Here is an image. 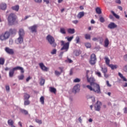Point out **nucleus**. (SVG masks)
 I'll return each instance as SVG.
<instances>
[{"label": "nucleus", "instance_id": "obj_58", "mask_svg": "<svg viewBox=\"0 0 127 127\" xmlns=\"http://www.w3.org/2000/svg\"><path fill=\"white\" fill-rule=\"evenodd\" d=\"M124 71L125 72H127V64H126V65H125L124 67Z\"/></svg>", "mask_w": 127, "mask_h": 127}, {"label": "nucleus", "instance_id": "obj_19", "mask_svg": "<svg viewBox=\"0 0 127 127\" xmlns=\"http://www.w3.org/2000/svg\"><path fill=\"white\" fill-rule=\"evenodd\" d=\"M0 7L2 10H5L7 7L6 4L5 3H1L0 5Z\"/></svg>", "mask_w": 127, "mask_h": 127}, {"label": "nucleus", "instance_id": "obj_6", "mask_svg": "<svg viewBox=\"0 0 127 127\" xmlns=\"http://www.w3.org/2000/svg\"><path fill=\"white\" fill-rule=\"evenodd\" d=\"M10 33L8 31H6L4 33L0 35V40L1 41H4V40H6V39H8L9 38Z\"/></svg>", "mask_w": 127, "mask_h": 127}, {"label": "nucleus", "instance_id": "obj_30", "mask_svg": "<svg viewBox=\"0 0 127 127\" xmlns=\"http://www.w3.org/2000/svg\"><path fill=\"white\" fill-rule=\"evenodd\" d=\"M111 13H112V14L114 15V16H115V17H116V18H117L118 19H120V16L117 14H116V13H115V12L114 11H111Z\"/></svg>", "mask_w": 127, "mask_h": 127}, {"label": "nucleus", "instance_id": "obj_12", "mask_svg": "<svg viewBox=\"0 0 127 127\" xmlns=\"http://www.w3.org/2000/svg\"><path fill=\"white\" fill-rule=\"evenodd\" d=\"M39 66L43 71H45V72L48 71V67H46L43 63H39Z\"/></svg>", "mask_w": 127, "mask_h": 127}, {"label": "nucleus", "instance_id": "obj_43", "mask_svg": "<svg viewBox=\"0 0 127 127\" xmlns=\"http://www.w3.org/2000/svg\"><path fill=\"white\" fill-rule=\"evenodd\" d=\"M65 62H66V63H72L73 61L69 58H67V59L65 61Z\"/></svg>", "mask_w": 127, "mask_h": 127}, {"label": "nucleus", "instance_id": "obj_50", "mask_svg": "<svg viewBox=\"0 0 127 127\" xmlns=\"http://www.w3.org/2000/svg\"><path fill=\"white\" fill-rule=\"evenodd\" d=\"M19 80H23V78H24V75L23 74H22L21 75H20L18 77Z\"/></svg>", "mask_w": 127, "mask_h": 127}, {"label": "nucleus", "instance_id": "obj_8", "mask_svg": "<svg viewBox=\"0 0 127 127\" xmlns=\"http://www.w3.org/2000/svg\"><path fill=\"white\" fill-rule=\"evenodd\" d=\"M102 103L101 101H97L94 106L95 110L96 112H100L101 111V107H102Z\"/></svg>", "mask_w": 127, "mask_h": 127}, {"label": "nucleus", "instance_id": "obj_60", "mask_svg": "<svg viewBox=\"0 0 127 127\" xmlns=\"http://www.w3.org/2000/svg\"><path fill=\"white\" fill-rule=\"evenodd\" d=\"M118 8H119L120 10H123V7H122V6H118Z\"/></svg>", "mask_w": 127, "mask_h": 127}, {"label": "nucleus", "instance_id": "obj_49", "mask_svg": "<svg viewBox=\"0 0 127 127\" xmlns=\"http://www.w3.org/2000/svg\"><path fill=\"white\" fill-rule=\"evenodd\" d=\"M5 89L7 92H9L10 90V88L9 87V85H5Z\"/></svg>", "mask_w": 127, "mask_h": 127}, {"label": "nucleus", "instance_id": "obj_23", "mask_svg": "<svg viewBox=\"0 0 127 127\" xmlns=\"http://www.w3.org/2000/svg\"><path fill=\"white\" fill-rule=\"evenodd\" d=\"M104 59L105 60V63L106 65H108V66H109L110 65V59H109L107 57H105L104 58Z\"/></svg>", "mask_w": 127, "mask_h": 127}, {"label": "nucleus", "instance_id": "obj_44", "mask_svg": "<svg viewBox=\"0 0 127 127\" xmlns=\"http://www.w3.org/2000/svg\"><path fill=\"white\" fill-rule=\"evenodd\" d=\"M81 81V79L78 78H76L75 79H74L73 82L74 83H79Z\"/></svg>", "mask_w": 127, "mask_h": 127}, {"label": "nucleus", "instance_id": "obj_54", "mask_svg": "<svg viewBox=\"0 0 127 127\" xmlns=\"http://www.w3.org/2000/svg\"><path fill=\"white\" fill-rule=\"evenodd\" d=\"M115 2L116 3H119V4H121V3H122L121 0H115Z\"/></svg>", "mask_w": 127, "mask_h": 127}, {"label": "nucleus", "instance_id": "obj_2", "mask_svg": "<svg viewBox=\"0 0 127 127\" xmlns=\"http://www.w3.org/2000/svg\"><path fill=\"white\" fill-rule=\"evenodd\" d=\"M16 20V15L14 13H10L7 18L9 25H13Z\"/></svg>", "mask_w": 127, "mask_h": 127}, {"label": "nucleus", "instance_id": "obj_52", "mask_svg": "<svg viewBox=\"0 0 127 127\" xmlns=\"http://www.w3.org/2000/svg\"><path fill=\"white\" fill-rule=\"evenodd\" d=\"M99 42L100 44H103V43L104 42V39H103V38H100Z\"/></svg>", "mask_w": 127, "mask_h": 127}, {"label": "nucleus", "instance_id": "obj_62", "mask_svg": "<svg viewBox=\"0 0 127 127\" xmlns=\"http://www.w3.org/2000/svg\"><path fill=\"white\" fill-rule=\"evenodd\" d=\"M123 87H124L125 88L127 87V82L123 83Z\"/></svg>", "mask_w": 127, "mask_h": 127}, {"label": "nucleus", "instance_id": "obj_31", "mask_svg": "<svg viewBox=\"0 0 127 127\" xmlns=\"http://www.w3.org/2000/svg\"><path fill=\"white\" fill-rule=\"evenodd\" d=\"M30 98V95L27 93H25L24 95V100H28Z\"/></svg>", "mask_w": 127, "mask_h": 127}, {"label": "nucleus", "instance_id": "obj_63", "mask_svg": "<svg viewBox=\"0 0 127 127\" xmlns=\"http://www.w3.org/2000/svg\"><path fill=\"white\" fill-rule=\"evenodd\" d=\"M18 124L19 126H20V127H22V123H21V122H19Z\"/></svg>", "mask_w": 127, "mask_h": 127}, {"label": "nucleus", "instance_id": "obj_26", "mask_svg": "<svg viewBox=\"0 0 127 127\" xmlns=\"http://www.w3.org/2000/svg\"><path fill=\"white\" fill-rule=\"evenodd\" d=\"M104 43H105V45H104L105 47H108V46H109V44H110V43L109 42V39L108 38H106L105 39Z\"/></svg>", "mask_w": 127, "mask_h": 127}, {"label": "nucleus", "instance_id": "obj_34", "mask_svg": "<svg viewBox=\"0 0 127 127\" xmlns=\"http://www.w3.org/2000/svg\"><path fill=\"white\" fill-rule=\"evenodd\" d=\"M4 61L5 60L3 58H0V65H3L4 64Z\"/></svg>", "mask_w": 127, "mask_h": 127}, {"label": "nucleus", "instance_id": "obj_9", "mask_svg": "<svg viewBox=\"0 0 127 127\" xmlns=\"http://www.w3.org/2000/svg\"><path fill=\"white\" fill-rule=\"evenodd\" d=\"M86 78H87L88 82L90 83V86H92V85H94V84H96V83L95 82L96 80H95V78H94V77H91L90 78H89L88 74H87Z\"/></svg>", "mask_w": 127, "mask_h": 127}, {"label": "nucleus", "instance_id": "obj_51", "mask_svg": "<svg viewBox=\"0 0 127 127\" xmlns=\"http://www.w3.org/2000/svg\"><path fill=\"white\" fill-rule=\"evenodd\" d=\"M106 84L107 87H109L110 88L112 87V85L110 84V82L108 80L106 81Z\"/></svg>", "mask_w": 127, "mask_h": 127}, {"label": "nucleus", "instance_id": "obj_55", "mask_svg": "<svg viewBox=\"0 0 127 127\" xmlns=\"http://www.w3.org/2000/svg\"><path fill=\"white\" fill-rule=\"evenodd\" d=\"M78 22H79L78 20H75L72 21V23H74V24H77V23H78Z\"/></svg>", "mask_w": 127, "mask_h": 127}, {"label": "nucleus", "instance_id": "obj_3", "mask_svg": "<svg viewBox=\"0 0 127 127\" xmlns=\"http://www.w3.org/2000/svg\"><path fill=\"white\" fill-rule=\"evenodd\" d=\"M16 70H20L21 73H24V70H23V67L21 66H16L13 69L10 70L9 72V76L10 78H12L13 77V75H14V71H16Z\"/></svg>", "mask_w": 127, "mask_h": 127}, {"label": "nucleus", "instance_id": "obj_32", "mask_svg": "<svg viewBox=\"0 0 127 127\" xmlns=\"http://www.w3.org/2000/svg\"><path fill=\"white\" fill-rule=\"evenodd\" d=\"M8 32H9L10 35V34H14L16 33V30L14 29H10Z\"/></svg>", "mask_w": 127, "mask_h": 127}, {"label": "nucleus", "instance_id": "obj_13", "mask_svg": "<svg viewBox=\"0 0 127 127\" xmlns=\"http://www.w3.org/2000/svg\"><path fill=\"white\" fill-rule=\"evenodd\" d=\"M28 28L29 30H31V32H37V25H34Z\"/></svg>", "mask_w": 127, "mask_h": 127}, {"label": "nucleus", "instance_id": "obj_22", "mask_svg": "<svg viewBox=\"0 0 127 127\" xmlns=\"http://www.w3.org/2000/svg\"><path fill=\"white\" fill-rule=\"evenodd\" d=\"M49 90L51 93H54V94H56V91H57L56 88L54 87H50Z\"/></svg>", "mask_w": 127, "mask_h": 127}, {"label": "nucleus", "instance_id": "obj_64", "mask_svg": "<svg viewBox=\"0 0 127 127\" xmlns=\"http://www.w3.org/2000/svg\"><path fill=\"white\" fill-rule=\"evenodd\" d=\"M124 114H127V108L124 109Z\"/></svg>", "mask_w": 127, "mask_h": 127}, {"label": "nucleus", "instance_id": "obj_29", "mask_svg": "<svg viewBox=\"0 0 127 127\" xmlns=\"http://www.w3.org/2000/svg\"><path fill=\"white\" fill-rule=\"evenodd\" d=\"M60 32L62 34H65L66 33V29L64 27H62L60 28Z\"/></svg>", "mask_w": 127, "mask_h": 127}, {"label": "nucleus", "instance_id": "obj_10", "mask_svg": "<svg viewBox=\"0 0 127 127\" xmlns=\"http://www.w3.org/2000/svg\"><path fill=\"white\" fill-rule=\"evenodd\" d=\"M80 91V84H76L72 88V93L76 94Z\"/></svg>", "mask_w": 127, "mask_h": 127}, {"label": "nucleus", "instance_id": "obj_42", "mask_svg": "<svg viewBox=\"0 0 127 127\" xmlns=\"http://www.w3.org/2000/svg\"><path fill=\"white\" fill-rule=\"evenodd\" d=\"M74 53L75 56H79L81 53H80V51H75L74 52Z\"/></svg>", "mask_w": 127, "mask_h": 127}, {"label": "nucleus", "instance_id": "obj_11", "mask_svg": "<svg viewBox=\"0 0 127 127\" xmlns=\"http://www.w3.org/2000/svg\"><path fill=\"white\" fill-rule=\"evenodd\" d=\"M5 51L7 54H9L10 55H13V54H14L13 49H10L9 47H6L5 48Z\"/></svg>", "mask_w": 127, "mask_h": 127}, {"label": "nucleus", "instance_id": "obj_39", "mask_svg": "<svg viewBox=\"0 0 127 127\" xmlns=\"http://www.w3.org/2000/svg\"><path fill=\"white\" fill-rule=\"evenodd\" d=\"M95 75H97L98 77H102V73L100 71H95Z\"/></svg>", "mask_w": 127, "mask_h": 127}, {"label": "nucleus", "instance_id": "obj_21", "mask_svg": "<svg viewBox=\"0 0 127 127\" xmlns=\"http://www.w3.org/2000/svg\"><path fill=\"white\" fill-rule=\"evenodd\" d=\"M11 8L12 9H13V10H15V11H18L19 9V5H16L14 6H12Z\"/></svg>", "mask_w": 127, "mask_h": 127}, {"label": "nucleus", "instance_id": "obj_38", "mask_svg": "<svg viewBox=\"0 0 127 127\" xmlns=\"http://www.w3.org/2000/svg\"><path fill=\"white\" fill-rule=\"evenodd\" d=\"M40 101L42 105H44V97H41V98H40Z\"/></svg>", "mask_w": 127, "mask_h": 127}, {"label": "nucleus", "instance_id": "obj_36", "mask_svg": "<svg viewBox=\"0 0 127 127\" xmlns=\"http://www.w3.org/2000/svg\"><path fill=\"white\" fill-rule=\"evenodd\" d=\"M73 38H74V36L71 37H66L65 39H67V41H68L69 42L72 41Z\"/></svg>", "mask_w": 127, "mask_h": 127}, {"label": "nucleus", "instance_id": "obj_61", "mask_svg": "<svg viewBox=\"0 0 127 127\" xmlns=\"http://www.w3.org/2000/svg\"><path fill=\"white\" fill-rule=\"evenodd\" d=\"M90 98H92V102H95L96 99H95V97H94L93 96H91Z\"/></svg>", "mask_w": 127, "mask_h": 127}, {"label": "nucleus", "instance_id": "obj_14", "mask_svg": "<svg viewBox=\"0 0 127 127\" xmlns=\"http://www.w3.org/2000/svg\"><path fill=\"white\" fill-rule=\"evenodd\" d=\"M108 28H110V29H114L115 28H117L118 27V25L116 24L114 22H111L108 26Z\"/></svg>", "mask_w": 127, "mask_h": 127}, {"label": "nucleus", "instance_id": "obj_5", "mask_svg": "<svg viewBox=\"0 0 127 127\" xmlns=\"http://www.w3.org/2000/svg\"><path fill=\"white\" fill-rule=\"evenodd\" d=\"M61 46H63V47L61 49V50H65V52H67L68 50H69V46L70 43L69 42H67L64 43V41H61Z\"/></svg>", "mask_w": 127, "mask_h": 127}, {"label": "nucleus", "instance_id": "obj_27", "mask_svg": "<svg viewBox=\"0 0 127 127\" xmlns=\"http://www.w3.org/2000/svg\"><path fill=\"white\" fill-rule=\"evenodd\" d=\"M109 66L110 67L112 70H115V69H117V68H118L117 65H114L113 64H110Z\"/></svg>", "mask_w": 127, "mask_h": 127}, {"label": "nucleus", "instance_id": "obj_59", "mask_svg": "<svg viewBox=\"0 0 127 127\" xmlns=\"http://www.w3.org/2000/svg\"><path fill=\"white\" fill-rule=\"evenodd\" d=\"M124 58L125 61L127 62V55H125L124 56Z\"/></svg>", "mask_w": 127, "mask_h": 127}, {"label": "nucleus", "instance_id": "obj_48", "mask_svg": "<svg viewBox=\"0 0 127 127\" xmlns=\"http://www.w3.org/2000/svg\"><path fill=\"white\" fill-rule=\"evenodd\" d=\"M31 17V16H30V15L26 16L24 18H23V19H21V21L26 20V19H27V18H29V17Z\"/></svg>", "mask_w": 127, "mask_h": 127}, {"label": "nucleus", "instance_id": "obj_45", "mask_svg": "<svg viewBox=\"0 0 127 127\" xmlns=\"http://www.w3.org/2000/svg\"><path fill=\"white\" fill-rule=\"evenodd\" d=\"M99 20L100 22H102V23L105 22V19L102 16L100 17Z\"/></svg>", "mask_w": 127, "mask_h": 127}, {"label": "nucleus", "instance_id": "obj_4", "mask_svg": "<svg viewBox=\"0 0 127 127\" xmlns=\"http://www.w3.org/2000/svg\"><path fill=\"white\" fill-rule=\"evenodd\" d=\"M46 39L52 47L55 48L57 46V44L55 42V39L52 36L48 35L46 37Z\"/></svg>", "mask_w": 127, "mask_h": 127}, {"label": "nucleus", "instance_id": "obj_7", "mask_svg": "<svg viewBox=\"0 0 127 127\" xmlns=\"http://www.w3.org/2000/svg\"><path fill=\"white\" fill-rule=\"evenodd\" d=\"M96 62H97V58L96 57V55H95V54H92L90 56L89 63L93 65L96 64Z\"/></svg>", "mask_w": 127, "mask_h": 127}, {"label": "nucleus", "instance_id": "obj_18", "mask_svg": "<svg viewBox=\"0 0 127 127\" xmlns=\"http://www.w3.org/2000/svg\"><path fill=\"white\" fill-rule=\"evenodd\" d=\"M118 75L120 77V78L121 79H122V80L124 82H127V78H126L125 76H124V75H123V74H122L121 72H119L118 73Z\"/></svg>", "mask_w": 127, "mask_h": 127}, {"label": "nucleus", "instance_id": "obj_25", "mask_svg": "<svg viewBox=\"0 0 127 127\" xmlns=\"http://www.w3.org/2000/svg\"><path fill=\"white\" fill-rule=\"evenodd\" d=\"M84 12H79L77 14V18H82L83 16H84Z\"/></svg>", "mask_w": 127, "mask_h": 127}, {"label": "nucleus", "instance_id": "obj_33", "mask_svg": "<svg viewBox=\"0 0 127 127\" xmlns=\"http://www.w3.org/2000/svg\"><path fill=\"white\" fill-rule=\"evenodd\" d=\"M96 12L98 13V14H101L102 13V10H101V8L98 7L95 9Z\"/></svg>", "mask_w": 127, "mask_h": 127}, {"label": "nucleus", "instance_id": "obj_17", "mask_svg": "<svg viewBox=\"0 0 127 127\" xmlns=\"http://www.w3.org/2000/svg\"><path fill=\"white\" fill-rule=\"evenodd\" d=\"M18 35L20 37H24L25 32H24V30H23V29H19L18 31Z\"/></svg>", "mask_w": 127, "mask_h": 127}, {"label": "nucleus", "instance_id": "obj_47", "mask_svg": "<svg viewBox=\"0 0 127 127\" xmlns=\"http://www.w3.org/2000/svg\"><path fill=\"white\" fill-rule=\"evenodd\" d=\"M57 52V50H56V49H54L52 50V51L51 52V54L54 55V54H56Z\"/></svg>", "mask_w": 127, "mask_h": 127}, {"label": "nucleus", "instance_id": "obj_20", "mask_svg": "<svg viewBox=\"0 0 127 127\" xmlns=\"http://www.w3.org/2000/svg\"><path fill=\"white\" fill-rule=\"evenodd\" d=\"M67 32L69 34H74L75 33V29L69 28L67 29Z\"/></svg>", "mask_w": 127, "mask_h": 127}, {"label": "nucleus", "instance_id": "obj_15", "mask_svg": "<svg viewBox=\"0 0 127 127\" xmlns=\"http://www.w3.org/2000/svg\"><path fill=\"white\" fill-rule=\"evenodd\" d=\"M23 37H24L19 36V37L15 40V43L16 44H21V43L23 42Z\"/></svg>", "mask_w": 127, "mask_h": 127}, {"label": "nucleus", "instance_id": "obj_28", "mask_svg": "<svg viewBox=\"0 0 127 127\" xmlns=\"http://www.w3.org/2000/svg\"><path fill=\"white\" fill-rule=\"evenodd\" d=\"M84 38L87 40L91 39V35L90 34H85L84 35Z\"/></svg>", "mask_w": 127, "mask_h": 127}, {"label": "nucleus", "instance_id": "obj_35", "mask_svg": "<svg viewBox=\"0 0 127 127\" xmlns=\"http://www.w3.org/2000/svg\"><path fill=\"white\" fill-rule=\"evenodd\" d=\"M30 101H29L28 99L24 101V106H28V105H30Z\"/></svg>", "mask_w": 127, "mask_h": 127}, {"label": "nucleus", "instance_id": "obj_37", "mask_svg": "<svg viewBox=\"0 0 127 127\" xmlns=\"http://www.w3.org/2000/svg\"><path fill=\"white\" fill-rule=\"evenodd\" d=\"M101 69L102 72L104 74L106 73L107 72H108V69H107V68L101 67Z\"/></svg>", "mask_w": 127, "mask_h": 127}, {"label": "nucleus", "instance_id": "obj_16", "mask_svg": "<svg viewBox=\"0 0 127 127\" xmlns=\"http://www.w3.org/2000/svg\"><path fill=\"white\" fill-rule=\"evenodd\" d=\"M59 69H60L61 71H58V70L55 71V74L56 76H60V75H61V74H62V73H63V69H64L63 67H60Z\"/></svg>", "mask_w": 127, "mask_h": 127}, {"label": "nucleus", "instance_id": "obj_56", "mask_svg": "<svg viewBox=\"0 0 127 127\" xmlns=\"http://www.w3.org/2000/svg\"><path fill=\"white\" fill-rule=\"evenodd\" d=\"M44 2H46L47 4H49L50 1L49 0H43Z\"/></svg>", "mask_w": 127, "mask_h": 127}, {"label": "nucleus", "instance_id": "obj_57", "mask_svg": "<svg viewBox=\"0 0 127 127\" xmlns=\"http://www.w3.org/2000/svg\"><path fill=\"white\" fill-rule=\"evenodd\" d=\"M36 123H38V124H42V121H41V120H36Z\"/></svg>", "mask_w": 127, "mask_h": 127}, {"label": "nucleus", "instance_id": "obj_41", "mask_svg": "<svg viewBox=\"0 0 127 127\" xmlns=\"http://www.w3.org/2000/svg\"><path fill=\"white\" fill-rule=\"evenodd\" d=\"M85 45L86 48H91V43H85Z\"/></svg>", "mask_w": 127, "mask_h": 127}, {"label": "nucleus", "instance_id": "obj_24", "mask_svg": "<svg viewBox=\"0 0 127 127\" xmlns=\"http://www.w3.org/2000/svg\"><path fill=\"white\" fill-rule=\"evenodd\" d=\"M20 113H22V114H23L24 115H28V112L26 110L20 109Z\"/></svg>", "mask_w": 127, "mask_h": 127}, {"label": "nucleus", "instance_id": "obj_46", "mask_svg": "<svg viewBox=\"0 0 127 127\" xmlns=\"http://www.w3.org/2000/svg\"><path fill=\"white\" fill-rule=\"evenodd\" d=\"M45 83V80L42 79L40 81L41 86H43V85H44Z\"/></svg>", "mask_w": 127, "mask_h": 127}, {"label": "nucleus", "instance_id": "obj_53", "mask_svg": "<svg viewBox=\"0 0 127 127\" xmlns=\"http://www.w3.org/2000/svg\"><path fill=\"white\" fill-rule=\"evenodd\" d=\"M34 1L37 3H41V2H42V0H34Z\"/></svg>", "mask_w": 127, "mask_h": 127}, {"label": "nucleus", "instance_id": "obj_40", "mask_svg": "<svg viewBox=\"0 0 127 127\" xmlns=\"http://www.w3.org/2000/svg\"><path fill=\"white\" fill-rule=\"evenodd\" d=\"M75 41H76V44L80 43V37H79V36H76V37L75 38Z\"/></svg>", "mask_w": 127, "mask_h": 127}, {"label": "nucleus", "instance_id": "obj_1", "mask_svg": "<svg viewBox=\"0 0 127 127\" xmlns=\"http://www.w3.org/2000/svg\"><path fill=\"white\" fill-rule=\"evenodd\" d=\"M86 87L88 90L92 91L96 94H101V87H100V85L97 83H94L92 85H86Z\"/></svg>", "mask_w": 127, "mask_h": 127}]
</instances>
